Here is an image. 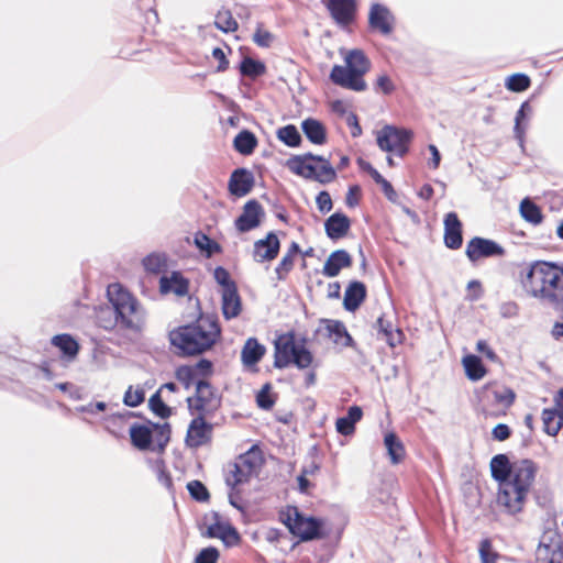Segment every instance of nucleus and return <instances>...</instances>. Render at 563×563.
Wrapping results in <instances>:
<instances>
[{"instance_id":"9d476101","label":"nucleus","mask_w":563,"mask_h":563,"mask_svg":"<svg viewBox=\"0 0 563 563\" xmlns=\"http://www.w3.org/2000/svg\"><path fill=\"white\" fill-rule=\"evenodd\" d=\"M412 137V132L405 129H397L393 125H385L376 132V142L378 147L388 153L404 156L408 151V143Z\"/></svg>"},{"instance_id":"c756f323","label":"nucleus","mask_w":563,"mask_h":563,"mask_svg":"<svg viewBox=\"0 0 563 563\" xmlns=\"http://www.w3.org/2000/svg\"><path fill=\"white\" fill-rule=\"evenodd\" d=\"M265 353V346L260 344L255 339H249L242 350V362L246 366H252L260 362Z\"/></svg>"},{"instance_id":"a878e982","label":"nucleus","mask_w":563,"mask_h":563,"mask_svg":"<svg viewBox=\"0 0 563 563\" xmlns=\"http://www.w3.org/2000/svg\"><path fill=\"white\" fill-rule=\"evenodd\" d=\"M222 313L225 319H232L240 314L242 310L241 299L235 286H229L221 290Z\"/></svg>"},{"instance_id":"774afa93","label":"nucleus","mask_w":563,"mask_h":563,"mask_svg":"<svg viewBox=\"0 0 563 563\" xmlns=\"http://www.w3.org/2000/svg\"><path fill=\"white\" fill-rule=\"evenodd\" d=\"M559 416L562 417L563 420V388H561L556 395L554 396V408Z\"/></svg>"},{"instance_id":"f704fd0d","label":"nucleus","mask_w":563,"mask_h":563,"mask_svg":"<svg viewBox=\"0 0 563 563\" xmlns=\"http://www.w3.org/2000/svg\"><path fill=\"white\" fill-rule=\"evenodd\" d=\"M52 343L58 347L69 360L75 358L78 353V343L68 334L55 335Z\"/></svg>"},{"instance_id":"5fc2aeb1","label":"nucleus","mask_w":563,"mask_h":563,"mask_svg":"<svg viewBox=\"0 0 563 563\" xmlns=\"http://www.w3.org/2000/svg\"><path fill=\"white\" fill-rule=\"evenodd\" d=\"M292 266L294 257L291 256V253H286L275 269L278 279H284L291 271Z\"/></svg>"},{"instance_id":"0eeeda50","label":"nucleus","mask_w":563,"mask_h":563,"mask_svg":"<svg viewBox=\"0 0 563 563\" xmlns=\"http://www.w3.org/2000/svg\"><path fill=\"white\" fill-rule=\"evenodd\" d=\"M168 423H142L130 428L132 444L139 450L163 451L169 441Z\"/></svg>"},{"instance_id":"5701e85b","label":"nucleus","mask_w":563,"mask_h":563,"mask_svg":"<svg viewBox=\"0 0 563 563\" xmlns=\"http://www.w3.org/2000/svg\"><path fill=\"white\" fill-rule=\"evenodd\" d=\"M317 157L318 156L312 154L294 156L286 162V166L291 173L303 178L311 179L316 172L314 163L317 162Z\"/></svg>"},{"instance_id":"864d4df0","label":"nucleus","mask_w":563,"mask_h":563,"mask_svg":"<svg viewBox=\"0 0 563 563\" xmlns=\"http://www.w3.org/2000/svg\"><path fill=\"white\" fill-rule=\"evenodd\" d=\"M256 401L258 407L262 409H271L273 405L275 404V399L271 393L269 385L263 386V388L260 390L256 397Z\"/></svg>"},{"instance_id":"dca6fc26","label":"nucleus","mask_w":563,"mask_h":563,"mask_svg":"<svg viewBox=\"0 0 563 563\" xmlns=\"http://www.w3.org/2000/svg\"><path fill=\"white\" fill-rule=\"evenodd\" d=\"M280 243L275 233H268L265 239L254 243L253 256L256 262L273 261L279 251Z\"/></svg>"},{"instance_id":"a18cd8bd","label":"nucleus","mask_w":563,"mask_h":563,"mask_svg":"<svg viewBox=\"0 0 563 563\" xmlns=\"http://www.w3.org/2000/svg\"><path fill=\"white\" fill-rule=\"evenodd\" d=\"M144 268L151 273H161L167 265L164 254H150L143 260Z\"/></svg>"},{"instance_id":"3c124183","label":"nucleus","mask_w":563,"mask_h":563,"mask_svg":"<svg viewBox=\"0 0 563 563\" xmlns=\"http://www.w3.org/2000/svg\"><path fill=\"white\" fill-rule=\"evenodd\" d=\"M97 321L100 327L103 329L110 330L113 329L117 324H119V320H117V316L112 314L110 308H100L97 311Z\"/></svg>"},{"instance_id":"603ef678","label":"nucleus","mask_w":563,"mask_h":563,"mask_svg":"<svg viewBox=\"0 0 563 563\" xmlns=\"http://www.w3.org/2000/svg\"><path fill=\"white\" fill-rule=\"evenodd\" d=\"M148 404L152 411L157 416L166 418L170 415V409L163 402L158 394L153 395Z\"/></svg>"},{"instance_id":"72a5a7b5","label":"nucleus","mask_w":563,"mask_h":563,"mask_svg":"<svg viewBox=\"0 0 563 563\" xmlns=\"http://www.w3.org/2000/svg\"><path fill=\"white\" fill-rule=\"evenodd\" d=\"M384 444L393 464H398L405 456V448L395 433L390 432L385 435Z\"/></svg>"},{"instance_id":"052dcab7","label":"nucleus","mask_w":563,"mask_h":563,"mask_svg":"<svg viewBox=\"0 0 563 563\" xmlns=\"http://www.w3.org/2000/svg\"><path fill=\"white\" fill-rule=\"evenodd\" d=\"M316 202H317L318 209L322 213H327L332 209V200H331L330 195L327 191H321L317 196Z\"/></svg>"},{"instance_id":"c85d7f7f","label":"nucleus","mask_w":563,"mask_h":563,"mask_svg":"<svg viewBox=\"0 0 563 563\" xmlns=\"http://www.w3.org/2000/svg\"><path fill=\"white\" fill-rule=\"evenodd\" d=\"M301 129L306 137L313 144L321 145L325 143L327 132L324 125L312 118L306 119L301 123Z\"/></svg>"},{"instance_id":"bf43d9fd","label":"nucleus","mask_w":563,"mask_h":563,"mask_svg":"<svg viewBox=\"0 0 563 563\" xmlns=\"http://www.w3.org/2000/svg\"><path fill=\"white\" fill-rule=\"evenodd\" d=\"M214 279L221 286V290H225L229 286H235L234 283L231 282L229 273L222 267L214 269Z\"/></svg>"},{"instance_id":"6e6d98bb","label":"nucleus","mask_w":563,"mask_h":563,"mask_svg":"<svg viewBox=\"0 0 563 563\" xmlns=\"http://www.w3.org/2000/svg\"><path fill=\"white\" fill-rule=\"evenodd\" d=\"M479 556L482 563H496V554L493 551L488 540H483L479 545Z\"/></svg>"},{"instance_id":"09e8293b","label":"nucleus","mask_w":563,"mask_h":563,"mask_svg":"<svg viewBox=\"0 0 563 563\" xmlns=\"http://www.w3.org/2000/svg\"><path fill=\"white\" fill-rule=\"evenodd\" d=\"M194 242H195V245L201 252H205L208 257L211 256L216 251L219 250V245L216 242H213L211 239H209L206 234H202V233L196 234Z\"/></svg>"},{"instance_id":"f8f14e48","label":"nucleus","mask_w":563,"mask_h":563,"mask_svg":"<svg viewBox=\"0 0 563 563\" xmlns=\"http://www.w3.org/2000/svg\"><path fill=\"white\" fill-rule=\"evenodd\" d=\"M561 559L559 536L553 531L544 533L536 551V563H561Z\"/></svg>"},{"instance_id":"4be33fe9","label":"nucleus","mask_w":563,"mask_h":563,"mask_svg":"<svg viewBox=\"0 0 563 563\" xmlns=\"http://www.w3.org/2000/svg\"><path fill=\"white\" fill-rule=\"evenodd\" d=\"M207 534L210 538L222 540L229 547L235 545L240 541L238 531L225 521L216 520V522L209 525Z\"/></svg>"},{"instance_id":"49530a36","label":"nucleus","mask_w":563,"mask_h":563,"mask_svg":"<svg viewBox=\"0 0 563 563\" xmlns=\"http://www.w3.org/2000/svg\"><path fill=\"white\" fill-rule=\"evenodd\" d=\"M493 400L504 409L509 408L515 400V393L507 387H497L492 390Z\"/></svg>"},{"instance_id":"4468645a","label":"nucleus","mask_w":563,"mask_h":563,"mask_svg":"<svg viewBox=\"0 0 563 563\" xmlns=\"http://www.w3.org/2000/svg\"><path fill=\"white\" fill-rule=\"evenodd\" d=\"M466 254L468 258L474 262L482 257L503 255L504 250L492 240L474 238L467 244Z\"/></svg>"},{"instance_id":"6e6552de","label":"nucleus","mask_w":563,"mask_h":563,"mask_svg":"<svg viewBox=\"0 0 563 563\" xmlns=\"http://www.w3.org/2000/svg\"><path fill=\"white\" fill-rule=\"evenodd\" d=\"M282 522L301 541L320 539L323 537V521L302 515L296 507H287L280 512Z\"/></svg>"},{"instance_id":"e433bc0d","label":"nucleus","mask_w":563,"mask_h":563,"mask_svg":"<svg viewBox=\"0 0 563 563\" xmlns=\"http://www.w3.org/2000/svg\"><path fill=\"white\" fill-rule=\"evenodd\" d=\"M377 328L390 346H395L401 341V331L395 329L394 324L386 320L384 316L377 319Z\"/></svg>"},{"instance_id":"aec40b11","label":"nucleus","mask_w":563,"mask_h":563,"mask_svg":"<svg viewBox=\"0 0 563 563\" xmlns=\"http://www.w3.org/2000/svg\"><path fill=\"white\" fill-rule=\"evenodd\" d=\"M444 242L450 249H459L462 244V224L454 212H449L445 216Z\"/></svg>"},{"instance_id":"f257e3e1","label":"nucleus","mask_w":563,"mask_h":563,"mask_svg":"<svg viewBox=\"0 0 563 563\" xmlns=\"http://www.w3.org/2000/svg\"><path fill=\"white\" fill-rule=\"evenodd\" d=\"M519 283L528 298L554 308L563 306V263L531 262L520 271Z\"/></svg>"},{"instance_id":"423d86ee","label":"nucleus","mask_w":563,"mask_h":563,"mask_svg":"<svg viewBox=\"0 0 563 563\" xmlns=\"http://www.w3.org/2000/svg\"><path fill=\"white\" fill-rule=\"evenodd\" d=\"M274 365L284 368L291 364L300 369L308 368L313 363L312 353L303 342H298L292 333H284L276 338Z\"/></svg>"},{"instance_id":"4d7b16f0","label":"nucleus","mask_w":563,"mask_h":563,"mask_svg":"<svg viewBox=\"0 0 563 563\" xmlns=\"http://www.w3.org/2000/svg\"><path fill=\"white\" fill-rule=\"evenodd\" d=\"M187 488L190 495L197 500H206L209 496L206 487L198 481L189 482Z\"/></svg>"},{"instance_id":"f3484780","label":"nucleus","mask_w":563,"mask_h":563,"mask_svg":"<svg viewBox=\"0 0 563 563\" xmlns=\"http://www.w3.org/2000/svg\"><path fill=\"white\" fill-rule=\"evenodd\" d=\"M368 22L371 27L388 34L393 30L394 16L386 7L375 3L371 7Z\"/></svg>"},{"instance_id":"7c9ffc66","label":"nucleus","mask_w":563,"mask_h":563,"mask_svg":"<svg viewBox=\"0 0 563 563\" xmlns=\"http://www.w3.org/2000/svg\"><path fill=\"white\" fill-rule=\"evenodd\" d=\"M532 114V108L531 106L526 101L521 104L520 109L518 110L516 118H515V135L516 139L519 141L520 145L522 146L525 134L528 126V121Z\"/></svg>"},{"instance_id":"37998d69","label":"nucleus","mask_w":563,"mask_h":563,"mask_svg":"<svg viewBox=\"0 0 563 563\" xmlns=\"http://www.w3.org/2000/svg\"><path fill=\"white\" fill-rule=\"evenodd\" d=\"M240 70L244 76L255 78L265 73V65L261 62L246 57L241 63Z\"/></svg>"},{"instance_id":"393cba45","label":"nucleus","mask_w":563,"mask_h":563,"mask_svg":"<svg viewBox=\"0 0 563 563\" xmlns=\"http://www.w3.org/2000/svg\"><path fill=\"white\" fill-rule=\"evenodd\" d=\"M159 289L162 294H175L184 296L188 291V282L178 272L165 275L159 280Z\"/></svg>"},{"instance_id":"2f4dec72","label":"nucleus","mask_w":563,"mask_h":563,"mask_svg":"<svg viewBox=\"0 0 563 563\" xmlns=\"http://www.w3.org/2000/svg\"><path fill=\"white\" fill-rule=\"evenodd\" d=\"M462 364L464 366L466 376L471 380H474V382L479 380L486 374V369H485L481 358L477 357L476 355L464 356L462 360Z\"/></svg>"},{"instance_id":"b1692460","label":"nucleus","mask_w":563,"mask_h":563,"mask_svg":"<svg viewBox=\"0 0 563 563\" xmlns=\"http://www.w3.org/2000/svg\"><path fill=\"white\" fill-rule=\"evenodd\" d=\"M253 186V176L246 169L240 168L232 173L229 180V190L232 195L243 197L247 195Z\"/></svg>"},{"instance_id":"ea45409f","label":"nucleus","mask_w":563,"mask_h":563,"mask_svg":"<svg viewBox=\"0 0 563 563\" xmlns=\"http://www.w3.org/2000/svg\"><path fill=\"white\" fill-rule=\"evenodd\" d=\"M520 214L521 217L532 223L539 224L542 221V213L540 208L533 203L530 199L526 198L520 203Z\"/></svg>"},{"instance_id":"c9c22d12","label":"nucleus","mask_w":563,"mask_h":563,"mask_svg":"<svg viewBox=\"0 0 563 563\" xmlns=\"http://www.w3.org/2000/svg\"><path fill=\"white\" fill-rule=\"evenodd\" d=\"M543 429L549 435H556L563 427L562 417L553 409L542 411Z\"/></svg>"},{"instance_id":"58836bf2","label":"nucleus","mask_w":563,"mask_h":563,"mask_svg":"<svg viewBox=\"0 0 563 563\" xmlns=\"http://www.w3.org/2000/svg\"><path fill=\"white\" fill-rule=\"evenodd\" d=\"M210 363L208 361H200L196 367L191 366H180L176 371V377L177 379L184 384L186 388H188L195 377L197 368L199 369H209Z\"/></svg>"},{"instance_id":"20e7f679","label":"nucleus","mask_w":563,"mask_h":563,"mask_svg":"<svg viewBox=\"0 0 563 563\" xmlns=\"http://www.w3.org/2000/svg\"><path fill=\"white\" fill-rule=\"evenodd\" d=\"M343 58L342 65H334L330 71L331 81L344 89L362 92L367 89L364 79L365 74L371 69V60L363 51L354 48H340Z\"/></svg>"},{"instance_id":"2eb2a0df","label":"nucleus","mask_w":563,"mask_h":563,"mask_svg":"<svg viewBox=\"0 0 563 563\" xmlns=\"http://www.w3.org/2000/svg\"><path fill=\"white\" fill-rule=\"evenodd\" d=\"M212 428L202 418H196L189 424L186 443L190 448H198L211 439Z\"/></svg>"},{"instance_id":"8fccbe9b","label":"nucleus","mask_w":563,"mask_h":563,"mask_svg":"<svg viewBox=\"0 0 563 563\" xmlns=\"http://www.w3.org/2000/svg\"><path fill=\"white\" fill-rule=\"evenodd\" d=\"M144 390L140 386H130L124 394L123 402L129 407H137L144 401Z\"/></svg>"},{"instance_id":"412c9836","label":"nucleus","mask_w":563,"mask_h":563,"mask_svg":"<svg viewBox=\"0 0 563 563\" xmlns=\"http://www.w3.org/2000/svg\"><path fill=\"white\" fill-rule=\"evenodd\" d=\"M352 265V258L350 254L344 250H338L332 252L327 258L322 274L327 277H335L340 274L342 268L350 267Z\"/></svg>"},{"instance_id":"1a4fd4ad","label":"nucleus","mask_w":563,"mask_h":563,"mask_svg":"<svg viewBox=\"0 0 563 563\" xmlns=\"http://www.w3.org/2000/svg\"><path fill=\"white\" fill-rule=\"evenodd\" d=\"M262 465V457L258 451L250 450L240 455L233 465L230 466L225 482L229 486L236 488L247 483L258 474Z\"/></svg>"},{"instance_id":"f03ea898","label":"nucleus","mask_w":563,"mask_h":563,"mask_svg":"<svg viewBox=\"0 0 563 563\" xmlns=\"http://www.w3.org/2000/svg\"><path fill=\"white\" fill-rule=\"evenodd\" d=\"M536 474V464L530 460H521V464L515 467L511 478L498 485L497 506L508 515L520 514L530 495Z\"/></svg>"},{"instance_id":"473e14b6","label":"nucleus","mask_w":563,"mask_h":563,"mask_svg":"<svg viewBox=\"0 0 563 563\" xmlns=\"http://www.w3.org/2000/svg\"><path fill=\"white\" fill-rule=\"evenodd\" d=\"M314 174L311 179H314L321 184H327L335 178V170L328 159L322 156L317 157L314 163Z\"/></svg>"},{"instance_id":"a211bd4d","label":"nucleus","mask_w":563,"mask_h":563,"mask_svg":"<svg viewBox=\"0 0 563 563\" xmlns=\"http://www.w3.org/2000/svg\"><path fill=\"white\" fill-rule=\"evenodd\" d=\"M521 461L510 463L505 454H497L490 461L492 477L498 482V485L511 478L515 467L519 466Z\"/></svg>"},{"instance_id":"13d9d810","label":"nucleus","mask_w":563,"mask_h":563,"mask_svg":"<svg viewBox=\"0 0 563 563\" xmlns=\"http://www.w3.org/2000/svg\"><path fill=\"white\" fill-rule=\"evenodd\" d=\"M219 552L216 548H206L197 555L195 563H217Z\"/></svg>"},{"instance_id":"ddd939ff","label":"nucleus","mask_w":563,"mask_h":563,"mask_svg":"<svg viewBox=\"0 0 563 563\" xmlns=\"http://www.w3.org/2000/svg\"><path fill=\"white\" fill-rule=\"evenodd\" d=\"M263 217L262 206L257 201L251 200L244 205L241 216L235 220V228L242 233L251 231L261 224Z\"/></svg>"},{"instance_id":"cd10ccee","label":"nucleus","mask_w":563,"mask_h":563,"mask_svg":"<svg viewBox=\"0 0 563 563\" xmlns=\"http://www.w3.org/2000/svg\"><path fill=\"white\" fill-rule=\"evenodd\" d=\"M366 295V289L363 283L353 282L349 285L344 294L343 305L346 310H356Z\"/></svg>"},{"instance_id":"c03bdc74","label":"nucleus","mask_w":563,"mask_h":563,"mask_svg":"<svg viewBox=\"0 0 563 563\" xmlns=\"http://www.w3.org/2000/svg\"><path fill=\"white\" fill-rule=\"evenodd\" d=\"M505 86L510 91L521 92L529 88L530 78L525 74H514L506 79Z\"/></svg>"},{"instance_id":"680f3d73","label":"nucleus","mask_w":563,"mask_h":563,"mask_svg":"<svg viewBox=\"0 0 563 563\" xmlns=\"http://www.w3.org/2000/svg\"><path fill=\"white\" fill-rule=\"evenodd\" d=\"M330 332L334 333L336 335L335 341L339 342L340 340H344L343 344L349 345L351 342V336L347 334L345 328L343 324L335 322L332 325L329 327Z\"/></svg>"},{"instance_id":"de8ad7c7","label":"nucleus","mask_w":563,"mask_h":563,"mask_svg":"<svg viewBox=\"0 0 563 563\" xmlns=\"http://www.w3.org/2000/svg\"><path fill=\"white\" fill-rule=\"evenodd\" d=\"M275 41V35L271 33L263 24H257L253 34V42L260 47H269Z\"/></svg>"},{"instance_id":"6ab92c4d","label":"nucleus","mask_w":563,"mask_h":563,"mask_svg":"<svg viewBox=\"0 0 563 563\" xmlns=\"http://www.w3.org/2000/svg\"><path fill=\"white\" fill-rule=\"evenodd\" d=\"M328 9L339 24H349L354 19L356 3L355 0H329Z\"/></svg>"},{"instance_id":"69168bd1","label":"nucleus","mask_w":563,"mask_h":563,"mask_svg":"<svg viewBox=\"0 0 563 563\" xmlns=\"http://www.w3.org/2000/svg\"><path fill=\"white\" fill-rule=\"evenodd\" d=\"M493 438L497 441H505L510 437V429L507 424L499 423L492 431Z\"/></svg>"},{"instance_id":"7ed1b4c3","label":"nucleus","mask_w":563,"mask_h":563,"mask_svg":"<svg viewBox=\"0 0 563 563\" xmlns=\"http://www.w3.org/2000/svg\"><path fill=\"white\" fill-rule=\"evenodd\" d=\"M219 336V324L210 317H200L195 323L179 327L169 333L172 345L184 355L200 354L209 350Z\"/></svg>"},{"instance_id":"e2e57ef3","label":"nucleus","mask_w":563,"mask_h":563,"mask_svg":"<svg viewBox=\"0 0 563 563\" xmlns=\"http://www.w3.org/2000/svg\"><path fill=\"white\" fill-rule=\"evenodd\" d=\"M355 424L352 423L347 417H341L336 420L335 427L336 431L343 435H350L355 430Z\"/></svg>"},{"instance_id":"79ce46f5","label":"nucleus","mask_w":563,"mask_h":563,"mask_svg":"<svg viewBox=\"0 0 563 563\" xmlns=\"http://www.w3.org/2000/svg\"><path fill=\"white\" fill-rule=\"evenodd\" d=\"M277 137L279 141L291 147L298 146L301 142V136L297 128L292 124L280 128L277 131Z\"/></svg>"},{"instance_id":"4c0bfd02","label":"nucleus","mask_w":563,"mask_h":563,"mask_svg":"<svg viewBox=\"0 0 563 563\" xmlns=\"http://www.w3.org/2000/svg\"><path fill=\"white\" fill-rule=\"evenodd\" d=\"M234 148L243 154V155H249L251 154L256 144H257V141H256V137L254 136L253 133H251L250 131H242L240 132L235 137H234Z\"/></svg>"},{"instance_id":"39448f33","label":"nucleus","mask_w":563,"mask_h":563,"mask_svg":"<svg viewBox=\"0 0 563 563\" xmlns=\"http://www.w3.org/2000/svg\"><path fill=\"white\" fill-rule=\"evenodd\" d=\"M107 297L121 328L140 331L145 323V310L141 302L121 284L113 283L107 288Z\"/></svg>"},{"instance_id":"9b49d317","label":"nucleus","mask_w":563,"mask_h":563,"mask_svg":"<svg viewBox=\"0 0 563 563\" xmlns=\"http://www.w3.org/2000/svg\"><path fill=\"white\" fill-rule=\"evenodd\" d=\"M188 406L199 412H212L220 406V397L207 382L196 383V396L188 398Z\"/></svg>"},{"instance_id":"338daca9","label":"nucleus","mask_w":563,"mask_h":563,"mask_svg":"<svg viewBox=\"0 0 563 563\" xmlns=\"http://www.w3.org/2000/svg\"><path fill=\"white\" fill-rule=\"evenodd\" d=\"M377 87L384 93H390L394 90V85L390 78L386 75H382L377 78Z\"/></svg>"},{"instance_id":"a19ab883","label":"nucleus","mask_w":563,"mask_h":563,"mask_svg":"<svg viewBox=\"0 0 563 563\" xmlns=\"http://www.w3.org/2000/svg\"><path fill=\"white\" fill-rule=\"evenodd\" d=\"M214 25L222 32L229 33L238 30V22L229 10H220L214 19Z\"/></svg>"},{"instance_id":"bb28decb","label":"nucleus","mask_w":563,"mask_h":563,"mask_svg":"<svg viewBox=\"0 0 563 563\" xmlns=\"http://www.w3.org/2000/svg\"><path fill=\"white\" fill-rule=\"evenodd\" d=\"M349 218L340 212L333 213L324 222V228L328 236L332 240L343 238L350 229Z\"/></svg>"},{"instance_id":"0e129e2a","label":"nucleus","mask_w":563,"mask_h":563,"mask_svg":"<svg viewBox=\"0 0 563 563\" xmlns=\"http://www.w3.org/2000/svg\"><path fill=\"white\" fill-rule=\"evenodd\" d=\"M155 467H156L157 478H158L159 483L163 486H165L166 488L170 489L172 488V478L165 472V466H164L163 462H157Z\"/></svg>"}]
</instances>
